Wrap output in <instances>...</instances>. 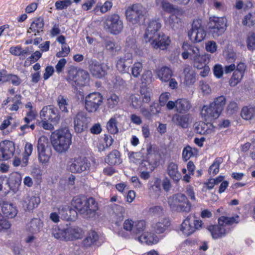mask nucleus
<instances>
[{
  "label": "nucleus",
  "instance_id": "f257e3e1",
  "mask_svg": "<svg viewBox=\"0 0 255 255\" xmlns=\"http://www.w3.org/2000/svg\"><path fill=\"white\" fill-rule=\"evenodd\" d=\"M72 204L79 213L85 218H93L97 214L99 209L98 203L92 198L84 196L74 197Z\"/></svg>",
  "mask_w": 255,
  "mask_h": 255
},
{
  "label": "nucleus",
  "instance_id": "f03ea898",
  "mask_svg": "<svg viewBox=\"0 0 255 255\" xmlns=\"http://www.w3.org/2000/svg\"><path fill=\"white\" fill-rule=\"evenodd\" d=\"M226 102L225 97L220 96L210 104L204 105L200 110L201 118L206 121L217 119L222 112Z\"/></svg>",
  "mask_w": 255,
  "mask_h": 255
},
{
  "label": "nucleus",
  "instance_id": "7ed1b4c3",
  "mask_svg": "<svg viewBox=\"0 0 255 255\" xmlns=\"http://www.w3.org/2000/svg\"><path fill=\"white\" fill-rule=\"evenodd\" d=\"M51 142L55 151L60 154L65 153L72 143V135L67 129L57 130L53 133Z\"/></svg>",
  "mask_w": 255,
  "mask_h": 255
},
{
  "label": "nucleus",
  "instance_id": "20e7f679",
  "mask_svg": "<svg viewBox=\"0 0 255 255\" xmlns=\"http://www.w3.org/2000/svg\"><path fill=\"white\" fill-rule=\"evenodd\" d=\"M238 216L232 217L221 216L218 219V224L209 226L208 230L213 239L221 238L230 233L231 228L229 226L234 223H238Z\"/></svg>",
  "mask_w": 255,
  "mask_h": 255
},
{
  "label": "nucleus",
  "instance_id": "39448f33",
  "mask_svg": "<svg viewBox=\"0 0 255 255\" xmlns=\"http://www.w3.org/2000/svg\"><path fill=\"white\" fill-rule=\"evenodd\" d=\"M168 203L172 210L177 211L188 212L191 210V204L183 194H177L169 197Z\"/></svg>",
  "mask_w": 255,
  "mask_h": 255
},
{
  "label": "nucleus",
  "instance_id": "423d86ee",
  "mask_svg": "<svg viewBox=\"0 0 255 255\" xmlns=\"http://www.w3.org/2000/svg\"><path fill=\"white\" fill-rule=\"evenodd\" d=\"M37 147L39 162L42 163L48 162L52 154L48 138L45 136H40L38 139Z\"/></svg>",
  "mask_w": 255,
  "mask_h": 255
},
{
  "label": "nucleus",
  "instance_id": "0eeeda50",
  "mask_svg": "<svg viewBox=\"0 0 255 255\" xmlns=\"http://www.w3.org/2000/svg\"><path fill=\"white\" fill-rule=\"evenodd\" d=\"M227 20L224 17L212 16L209 18L208 28L214 38L221 35L225 30Z\"/></svg>",
  "mask_w": 255,
  "mask_h": 255
},
{
  "label": "nucleus",
  "instance_id": "6e6552de",
  "mask_svg": "<svg viewBox=\"0 0 255 255\" xmlns=\"http://www.w3.org/2000/svg\"><path fill=\"white\" fill-rule=\"evenodd\" d=\"M145 9L139 3L134 4L128 7L126 11L127 20L132 24H136L143 19L145 14Z\"/></svg>",
  "mask_w": 255,
  "mask_h": 255
},
{
  "label": "nucleus",
  "instance_id": "1a4fd4ad",
  "mask_svg": "<svg viewBox=\"0 0 255 255\" xmlns=\"http://www.w3.org/2000/svg\"><path fill=\"white\" fill-rule=\"evenodd\" d=\"M90 163L86 158L81 156L70 158L67 163V169L73 173H79L89 169Z\"/></svg>",
  "mask_w": 255,
  "mask_h": 255
},
{
  "label": "nucleus",
  "instance_id": "9d476101",
  "mask_svg": "<svg viewBox=\"0 0 255 255\" xmlns=\"http://www.w3.org/2000/svg\"><path fill=\"white\" fill-rule=\"evenodd\" d=\"M103 97L99 92H93L87 95L84 99L85 108L89 113L96 112L101 106Z\"/></svg>",
  "mask_w": 255,
  "mask_h": 255
},
{
  "label": "nucleus",
  "instance_id": "9b49d317",
  "mask_svg": "<svg viewBox=\"0 0 255 255\" xmlns=\"http://www.w3.org/2000/svg\"><path fill=\"white\" fill-rule=\"evenodd\" d=\"M104 27L111 34L117 35L122 32L124 25L120 16L117 14H113L106 19Z\"/></svg>",
  "mask_w": 255,
  "mask_h": 255
},
{
  "label": "nucleus",
  "instance_id": "f8f14e48",
  "mask_svg": "<svg viewBox=\"0 0 255 255\" xmlns=\"http://www.w3.org/2000/svg\"><path fill=\"white\" fill-rule=\"evenodd\" d=\"M188 35L191 41L200 42L203 40L206 36V32L201 23L200 19L194 20L191 29L188 31Z\"/></svg>",
  "mask_w": 255,
  "mask_h": 255
},
{
  "label": "nucleus",
  "instance_id": "ddd939ff",
  "mask_svg": "<svg viewBox=\"0 0 255 255\" xmlns=\"http://www.w3.org/2000/svg\"><path fill=\"white\" fill-rule=\"evenodd\" d=\"M202 225L201 220H195L194 216H188L181 225L180 230L186 236H190L196 230L200 229Z\"/></svg>",
  "mask_w": 255,
  "mask_h": 255
},
{
  "label": "nucleus",
  "instance_id": "4468645a",
  "mask_svg": "<svg viewBox=\"0 0 255 255\" xmlns=\"http://www.w3.org/2000/svg\"><path fill=\"white\" fill-rule=\"evenodd\" d=\"M41 119L49 121L54 124H57L60 120L58 110L52 105L44 106L40 112Z\"/></svg>",
  "mask_w": 255,
  "mask_h": 255
},
{
  "label": "nucleus",
  "instance_id": "2eb2a0df",
  "mask_svg": "<svg viewBox=\"0 0 255 255\" xmlns=\"http://www.w3.org/2000/svg\"><path fill=\"white\" fill-rule=\"evenodd\" d=\"M110 67L107 64L100 63L96 60H91L89 64V70L92 75L97 78H101L107 73Z\"/></svg>",
  "mask_w": 255,
  "mask_h": 255
},
{
  "label": "nucleus",
  "instance_id": "dca6fc26",
  "mask_svg": "<svg viewBox=\"0 0 255 255\" xmlns=\"http://www.w3.org/2000/svg\"><path fill=\"white\" fill-rule=\"evenodd\" d=\"M144 153V159L150 164H156L159 159L158 152L155 145H152L150 143H147L142 148Z\"/></svg>",
  "mask_w": 255,
  "mask_h": 255
},
{
  "label": "nucleus",
  "instance_id": "f3484780",
  "mask_svg": "<svg viewBox=\"0 0 255 255\" xmlns=\"http://www.w3.org/2000/svg\"><path fill=\"white\" fill-rule=\"evenodd\" d=\"M15 145L13 142L4 140L0 142V160H7L10 158L15 152Z\"/></svg>",
  "mask_w": 255,
  "mask_h": 255
},
{
  "label": "nucleus",
  "instance_id": "a211bd4d",
  "mask_svg": "<svg viewBox=\"0 0 255 255\" xmlns=\"http://www.w3.org/2000/svg\"><path fill=\"white\" fill-rule=\"evenodd\" d=\"M170 42L169 37L162 32L159 33L153 38L147 41L153 48H159L161 50L166 49Z\"/></svg>",
  "mask_w": 255,
  "mask_h": 255
},
{
  "label": "nucleus",
  "instance_id": "6ab92c4d",
  "mask_svg": "<svg viewBox=\"0 0 255 255\" xmlns=\"http://www.w3.org/2000/svg\"><path fill=\"white\" fill-rule=\"evenodd\" d=\"M132 63V55L130 53H128L117 58L116 68L122 74L128 73L129 67Z\"/></svg>",
  "mask_w": 255,
  "mask_h": 255
},
{
  "label": "nucleus",
  "instance_id": "aec40b11",
  "mask_svg": "<svg viewBox=\"0 0 255 255\" xmlns=\"http://www.w3.org/2000/svg\"><path fill=\"white\" fill-rule=\"evenodd\" d=\"M22 202L23 208L27 210H32L38 206L40 199L36 194L29 192L23 196Z\"/></svg>",
  "mask_w": 255,
  "mask_h": 255
},
{
  "label": "nucleus",
  "instance_id": "412c9836",
  "mask_svg": "<svg viewBox=\"0 0 255 255\" xmlns=\"http://www.w3.org/2000/svg\"><path fill=\"white\" fill-rule=\"evenodd\" d=\"M140 112L145 119L150 120L153 117L158 116L161 113V108L158 103L153 102L150 105L148 109L141 108Z\"/></svg>",
  "mask_w": 255,
  "mask_h": 255
},
{
  "label": "nucleus",
  "instance_id": "4be33fe9",
  "mask_svg": "<svg viewBox=\"0 0 255 255\" xmlns=\"http://www.w3.org/2000/svg\"><path fill=\"white\" fill-rule=\"evenodd\" d=\"M161 24L158 20H151L147 24L144 39L146 42L149 39L153 38L158 34L157 31L160 29Z\"/></svg>",
  "mask_w": 255,
  "mask_h": 255
},
{
  "label": "nucleus",
  "instance_id": "5701e85b",
  "mask_svg": "<svg viewBox=\"0 0 255 255\" xmlns=\"http://www.w3.org/2000/svg\"><path fill=\"white\" fill-rule=\"evenodd\" d=\"M88 118L85 113H78L74 118V128L77 132H81L87 128Z\"/></svg>",
  "mask_w": 255,
  "mask_h": 255
},
{
  "label": "nucleus",
  "instance_id": "b1692460",
  "mask_svg": "<svg viewBox=\"0 0 255 255\" xmlns=\"http://www.w3.org/2000/svg\"><path fill=\"white\" fill-rule=\"evenodd\" d=\"M194 131L200 134L211 135L215 132V127L210 123L200 122L195 124Z\"/></svg>",
  "mask_w": 255,
  "mask_h": 255
},
{
  "label": "nucleus",
  "instance_id": "393cba45",
  "mask_svg": "<svg viewBox=\"0 0 255 255\" xmlns=\"http://www.w3.org/2000/svg\"><path fill=\"white\" fill-rule=\"evenodd\" d=\"M184 52L182 53L183 59H186L189 57L191 60L197 58L200 54L199 48L194 45H190L188 44H184L183 45Z\"/></svg>",
  "mask_w": 255,
  "mask_h": 255
},
{
  "label": "nucleus",
  "instance_id": "a878e982",
  "mask_svg": "<svg viewBox=\"0 0 255 255\" xmlns=\"http://www.w3.org/2000/svg\"><path fill=\"white\" fill-rule=\"evenodd\" d=\"M166 172L175 182H178L181 178V174L179 171L178 165L173 162L168 163L166 168Z\"/></svg>",
  "mask_w": 255,
  "mask_h": 255
},
{
  "label": "nucleus",
  "instance_id": "bb28decb",
  "mask_svg": "<svg viewBox=\"0 0 255 255\" xmlns=\"http://www.w3.org/2000/svg\"><path fill=\"white\" fill-rule=\"evenodd\" d=\"M190 116L188 114H175L172 118V122L176 126L186 128L189 125Z\"/></svg>",
  "mask_w": 255,
  "mask_h": 255
},
{
  "label": "nucleus",
  "instance_id": "cd10ccee",
  "mask_svg": "<svg viewBox=\"0 0 255 255\" xmlns=\"http://www.w3.org/2000/svg\"><path fill=\"white\" fill-rule=\"evenodd\" d=\"M1 211L3 215L8 218H13L17 214V210L15 206L12 204L6 201H2L0 203Z\"/></svg>",
  "mask_w": 255,
  "mask_h": 255
},
{
  "label": "nucleus",
  "instance_id": "c85d7f7f",
  "mask_svg": "<svg viewBox=\"0 0 255 255\" xmlns=\"http://www.w3.org/2000/svg\"><path fill=\"white\" fill-rule=\"evenodd\" d=\"M170 222L168 218L164 217L160 218L158 221L153 224L152 228L154 231L157 234L164 233L169 227Z\"/></svg>",
  "mask_w": 255,
  "mask_h": 255
},
{
  "label": "nucleus",
  "instance_id": "c756f323",
  "mask_svg": "<svg viewBox=\"0 0 255 255\" xmlns=\"http://www.w3.org/2000/svg\"><path fill=\"white\" fill-rule=\"evenodd\" d=\"M65 241H72L80 239L82 236V231L78 227H70L65 230Z\"/></svg>",
  "mask_w": 255,
  "mask_h": 255
},
{
  "label": "nucleus",
  "instance_id": "7c9ffc66",
  "mask_svg": "<svg viewBox=\"0 0 255 255\" xmlns=\"http://www.w3.org/2000/svg\"><path fill=\"white\" fill-rule=\"evenodd\" d=\"M134 223L132 220L127 219L123 224V228L125 231L128 232L125 233L124 231H121L119 232V235L126 239L130 238L133 236V229Z\"/></svg>",
  "mask_w": 255,
  "mask_h": 255
},
{
  "label": "nucleus",
  "instance_id": "2f4dec72",
  "mask_svg": "<svg viewBox=\"0 0 255 255\" xmlns=\"http://www.w3.org/2000/svg\"><path fill=\"white\" fill-rule=\"evenodd\" d=\"M123 117V115L115 114L108 122L107 124V129L112 134H116L119 132L118 123Z\"/></svg>",
  "mask_w": 255,
  "mask_h": 255
},
{
  "label": "nucleus",
  "instance_id": "473e14b6",
  "mask_svg": "<svg viewBox=\"0 0 255 255\" xmlns=\"http://www.w3.org/2000/svg\"><path fill=\"white\" fill-rule=\"evenodd\" d=\"M148 191L150 196L153 198L158 197L161 192V180L156 178L149 183Z\"/></svg>",
  "mask_w": 255,
  "mask_h": 255
},
{
  "label": "nucleus",
  "instance_id": "72a5a7b5",
  "mask_svg": "<svg viewBox=\"0 0 255 255\" xmlns=\"http://www.w3.org/2000/svg\"><path fill=\"white\" fill-rule=\"evenodd\" d=\"M44 27V21L42 18L39 17L33 20L30 25V27L27 30V32L30 33L32 32H34V36L38 34L41 32L43 31Z\"/></svg>",
  "mask_w": 255,
  "mask_h": 255
},
{
  "label": "nucleus",
  "instance_id": "f704fd0d",
  "mask_svg": "<svg viewBox=\"0 0 255 255\" xmlns=\"http://www.w3.org/2000/svg\"><path fill=\"white\" fill-rule=\"evenodd\" d=\"M192 108V105L189 100L186 98H181L177 100V112L180 114L187 113Z\"/></svg>",
  "mask_w": 255,
  "mask_h": 255
},
{
  "label": "nucleus",
  "instance_id": "c9c22d12",
  "mask_svg": "<svg viewBox=\"0 0 255 255\" xmlns=\"http://www.w3.org/2000/svg\"><path fill=\"white\" fill-rule=\"evenodd\" d=\"M210 59V55L208 54H200L192 61L193 66L198 69H202V68L207 65Z\"/></svg>",
  "mask_w": 255,
  "mask_h": 255
},
{
  "label": "nucleus",
  "instance_id": "e433bc0d",
  "mask_svg": "<svg viewBox=\"0 0 255 255\" xmlns=\"http://www.w3.org/2000/svg\"><path fill=\"white\" fill-rule=\"evenodd\" d=\"M184 82L187 85L193 84L196 81L195 74L192 68L189 65H186L184 70Z\"/></svg>",
  "mask_w": 255,
  "mask_h": 255
},
{
  "label": "nucleus",
  "instance_id": "4c0bfd02",
  "mask_svg": "<svg viewBox=\"0 0 255 255\" xmlns=\"http://www.w3.org/2000/svg\"><path fill=\"white\" fill-rule=\"evenodd\" d=\"M158 78L162 82L168 81L172 76V71L168 67L163 66L156 70Z\"/></svg>",
  "mask_w": 255,
  "mask_h": 255
},
{
  "label": "nucleus",
  "instance_id": "58836bf2",
  "mask_svg": "<svg viewBox=\"0 0 255 255\" xmlns=\"http://www.w3.org/2000/svg\"><path fill=\"white\" fill-rule=\"evenodd\" d=\"M58 213L61 215V218L66 221L73 220L72 215L75 213V211L70 208L68 206H62L57 209Z\"/></svg>",
  "mask_w": 255,
  "mask_h": 255
},
{
  "label": "nucleus",
  "instance_id": "ea45409f",
  "mask_svg": "<svg viewBox=\"0 0 255 255\" xmlns=\"http://www.w3.org/2000/svg\"><path fill=\"white\" fill-rule=\"evenodd\" d=\"M43 227V224L38 219H32L27 225V230L32 234H36L40 232Z\"/></svg>",
  "mask_w": 255,
  "mask_h": 255
},
{
  "label": "nucleus",
  "instance_id": "a19ab883",
  "mask_svg": "<svg viewBox=\"0 0 255 255\" xmlns=\"http://www.w3.org/2000/svg\"><path fill=\"white\" fill-rule=\"evenodd\" d=\"M106 162L110 165L119 164L122 162L120 153L117 150H114L110 152L105 159Z\"/></svg>",
  "mask_w": 255,
  "mask_h": 255
},
{
  "label": "nucleus",
  "instance_id": "79ce46f5",
  "mask_svg": "<svg viewBox=\"0 0 255 255\" xmlns=\"http://www.w3.org/2000/svg\"><path fill=\"white\" fill-rule=\"evenodd\" d=\"M59 110L64 113H68L69 106L68 99L62 95H59L56 99Z\"/></svg>",
  "mask_w": 255,
  "mask_h": 255
},
{
  "label": "nucleus",
  "instance_id": "37998d69",
  "mask_svg": "<svg viewBox=\"0 0 255 255\" xmlns=\"http://www.w3.org/2000/svg\"><path fill=\"white\" fill-rule=\"evenodd\" d=\"M21 182V177L19 174L12 175L9 179V186L10 188L15 192L17 191Z\"/></svg>",
  "mask_w": 255,
  "mask_h": 255
},
{
  "label": "nucleus",
  "instance_id": "c03bdc74",
  "mask_svg": "<svg viewBox=\"0 0 255 255\" xmlns=\"http://www.w3.org/2000/svg\"><path fill=\"white\" fill-rule=\"evenodd\" d=\"M138 240L142 243H144L147 245H151L158 242V239L156 237L153 235L145 233L138 238Z\"/></svg>",
  "mask_w": 255,
  "mask_h": 255
},
{
  "label": "nucleus",
  "instance_id": "a18cd8bd",
  "mask_svg": "<svg viewBox=\"0 0 255 255\" xmlns=\"http://www.w3.org/2000/svg\"><path fill=\"white\" fill-rule=\"evenodd\" d=\"M99 236L95 231H90L87 237L83 240V244L85 247H88L94 245L98 240Z\"/></svg>",
  "mask_w": 255,
  "mask_h": 255
},
{
  "label": "nucleus",
  "instance_id": "49530a36",
  "mask_svg": "<svg viewBox=\"0 0 255 255\" xmlns=\"http://www.w3.org/2000/svg\"><path fill=\"white\" fill-rule=\"evenodd\" d=\"M181 23V19L174 15L170 16L165 22L167 26L174 30L179 27Z\"/></svg>",
  "mask_w": 255,
  "mask_h": 255
},
{
  "label": "nucleus",
  "instance_id": "de8ad7c7",
  "mask_svg": "<svg viewBox=\"0 0 255 255\" xmlns=\"http://www.w3.org/2000/svg\"><path fill=\"white\" fill-rule=\"evenodd\" d=\"M120 102V98L115 94H112L107 97L106 105L108 108L115 110Z\"/></svg>",
  "mask_w": 255,
  "mask_h": 255
},
{
  "label": "nucleus",
  "instance_id": "09e8293b",
  "mask_svg": "<svg viewBox=\"0 0 255 255\" xmlns=\"http://www.w3.org/2000/svg\"><path fill=\"white\" fill-rule=\"evenodd\" d=\"M255 107H245L241 112V116L245 120H249L255 116Z\"/></svg>",
  "mask_w": 255,
  "mask_h": 255
},
{
  "label": "nucleus",
  "instance_id": "8fccbe9b",
  "mask_svg": "<svg viewBox=\"0 0 255 255\" xmlns=\"http://www.w3.org/2000/svg\"><path fill=\"white\" fill-rule=\"evenodd\" d=\"M88 79L89 74L87 72L84 70L79 71V74H78L75 86H83L85 85Z\"/></svg>",
  "mask_w": 255,
  "mask_h": 255
},
{
  "label": "nucleus",
  "instance_id": "3c124183",
  "mask_svg": "<svg viewBox=\"0 0 255 255\" xmlns=\"http://www.w3.org/2000/svg\"><path fill=\"white\" fill-rule=\"evenodd\" d=\"M78 74H79V71L74 67L70 68L67 72L66 80L73 86H75Z\"/></svg>",
  "mask_w": 255,
  "mask_h": 255
},
{
  "label": "nucleus",
  "instance_id": "603ef678",
  "mask_svg": "<svg viewBox=\"0 0 255 255\" xmlns=\"http://www.w3.org/2000/svg\"><path fill=\"white\" fill-rule=\"evenodd\" d=\"M143 154L142 149L139 152H130L128 153L130 160L135 163H139L141 161H145Z\"/></svg>",
  "mask_w": 255,
  "mask_h": 255
},
{
  "label": "nucleus",
  "instance_id": "864d4df0",
  "mask_svg": "<svg viewBox=\"0 0 255 255\" xmlns=\"http://www.w3.org/2000/svg\"><path fill=\"white\" fill-rule=\"evenodd\" d=\"M33 150V145L29 142H26L24 146V152L23 155V165H27L28 163L29 156Z\"/></svg>",
  "mask_w": 255,
  "mask_h": 255
},
{
  "label": "nucleus",
  "instance_id": "5fc2aeb1",
  "mask_svg": "<svg viewBox=\"0 0 255 255\" xmlns=\"http://www.w3.org/2000/svg\"><path fill=\"white\" fill-rule=\"evenodd\" d=\"M146 227V224L144 220H139L135 222L133 229V235L142 233Z\"/></svg>",
  "mask_w": 255,
  "mask_h": 255
},
{
  "label": "nucleus",
  "instance_id": "6e6d98bb",
  "mask_svg": "<svg viewBox=\"0 0 255 255\" xmlns=\"http://www.w3.org/2000/svg\"><path fill=\"white\" fill-rule=\"evenodd\" d=\"M106 49L112 53H116L121 49V47L119 44L115 43L111 40H107L105 43Z\"/></svg>",
  "mask_w": 255,
  "mask_h": 255
},
{
  "label": "nucleus",
  "instance_id": "4d7b16f0",
  "mask_svg": "<svg viewBox=\"0 0 255 255\" xmlns=\"http://www.w3.org/2000/svg\"><path fill=\"white\" fill-rule=\"evenodd\" d=\"M51 234L57 239L65 241V230H61L57 226H55L51 229Z\"/></svg>",
  "mask_w": 255,
  "mask_h": 255
},
{
  "label": "nucleus",
  "instance_id": "13d9d810",
  "mask_svg": "<svg viewBox=\"0 0 255 255\" xmlns=\"http://www.w3.org/2000/svg\"><path fill=\"white\" fill-rule=\"evenodd\" d=\"M142 102L143 103H148L151 100L150 90L146 87H142L140 89Z\"/></svg>",
  "mask_w": 255,
  "mask_h": 255
},
{
  "label": "nucleus",
  "instance_id": "bf43d9fd",
  "mask_svg": "<svg viewBox=\"0 0 255 255\" xmlns=\"http://www.w3.org/2000/svg\"><path fill=\"white\" fill-rule=\"evenodd\" d=\"M112 6V2L110 1H106L103 5L98 3L94 8V11H97L98 10H100V11L102 13H106L110 10Z\"/></svg>",
  "mask_w": 255,
  "mask_h": 255
},
{
  "label": "nucleus",
  "instance_id": "052dcab7",
  "mask_svg": "<svg viewBox=\"0 0 255 255\" xmlns=\"http://www.w3.org/2000/svg\"><path fill=\"white\" fill-rule=\"evenodd\" d=\"M221 163L220 159H216L209 169V173L211 175H216L219 171V167Z\"/></svg>",
  "mask_w": 255,
  "mask_h": 255
},
{
  "label": "nucleus",
  "instance_id": "680f3d73",
  "mask_svg": "<svg viewBox=\"0 0 255 255\" xmlns=\"http://www.w3.org/2000/svg\"><path fill=\"white\" fill-rule=\"evenodd\" d=\"M142 64L141 62H137L134 63L131 68V74L135 77H138L142 70Z\"/></svg>",
  "mask_w": 255,
  "mask_h": 255
},
{
  "label": "nucleus",
  "instance_id": "e2e57ef3",
  "mask_svg": "<svg viewBox=\"0 0 255 255\" xmlns=\"http://www.w3.org/2000/svg\"><path fill=\"white\" fill-rule=\"evenodd\" d=\"M243 76L239 72L235 71L229 81L230 86L233 87L236 86L241 81Z\"/></svg>",
  "mask_w": 255,
  "mask_h": 255
},
{
  "label": "nucleus",
  "instance_id": "0e129e2a",
  "mask_svg": "<svg viewBox=\"0 0 255 255\" xmlns=\"http://www.w3.org/2000/svg\"><path fill=\"white\" fill-rule=\"evenodd\" d=\"M247 47L249 50L253 51L255 49V34L249 33L247 38Z\"/></svg>",
  "mask_w": 255,
  "mask_h": 255
},
{
  "label": "nucleus",
  "instance_id": "69168bd1",
  "mask_svg": "<svg viewBox=\"0 0 255 255\" xmlns=\"http://www.w3.org/2000/svg\"><path fill=\"white\" fill-rule=\"evenodd\" d=\"M242 23L244 25H247L248 24L249 26H253L255 24V16L251 13H249L244 16Z\"/></svg>",
  "mask_w": 255,
  "mask_h": 255
},
{
  "label": "nucleus",
  "instance_id": "338daca9",
  "mask_svg": "<svg viewBox=\"0 0 255 255\" xmlns=\"http://www.w3.org/2000/svg\"><path fill=\"white\" fill-rule=\"evenodd\" d=\"M71 4L72 1L71 0H63L57 1L55 3V5L57 9L62 10L67 8Z\"/></svg>",
  "mask_w": 255,
  "mask_h": 255
},
{
  "label": "nucleus",
  "instance_id": "774afa93",
  "mask_svg": "<svg viewBox=\"0 0 255 255\" xmlns=\"http://www.w3.org/2000/svg\"><path fill=\"white\" fill-rule=\"evenodd\" d=\"M193 155V149L190 146L184 148L182 151V158L185 161H187Z\"/></svg>",
  "mask_w": 255,
  "mask_h": 255
}]
</instances>
